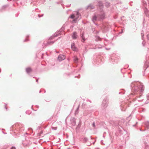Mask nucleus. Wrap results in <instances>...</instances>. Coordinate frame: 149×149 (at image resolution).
I'll list each match as a JSON object with an SVG mask.
<instances>
[{
	"label": "nucleus",
	"instance_id": "nucleus-1",
	"mask_svg": "<svg viewBox=\"0 0 149 149\" xmlns=\"http://www.w3.org/2000/svg\"><path fill=\"white\" fill-rule=\"evenodd\" d=\"M131 91L133 92L130 94L129 97H140L144 91V86L143 84L138 81L132 82L130 84Z\"/></svg>",
	"mask_w": 149,
	"mask_h": 149
},
{
	"label": "nucleus",
	"instance_id": "nucleus-2",
	"mask_svg": "<svg viewBox=\"0 0 149 149\" xmlns=\"http://www.w3.org/2000/svg\"><path fill=\"white\" fill-rule=\"evenodd\" d=\"M125 122L124 120H121L118 122V125H114L116 127V129L120 134H123V129L122 126L124 124Z\"/></svg>",
	"mask_w": 149,
	"mask_h": 149
},
{
	"label": "nucleus",
	"instance_id": "nucleus-3",
	"mask_svg": "<svg viewBox=\"0 0 149 149\" xmlns=\"http://www.w3.org/2000/svg\"><path fill=\"white\" fill-rule=\"evenodd\" d=\"M15 127H16L17 129L19 130V133L21 134H23V131H24V125L22 123H17L15 125L12 126L10 128V131H13V128Z\"/></svg>",
	"mask_w": 149,
	"mask_h": 149
},
{
	"label": "nucleus",
	"instance_id": "nucleus-4",
	"mask_svg": "<svg viewBox=\"0 0 149 149\" xmlns=\"http://www.w3.org/2000/svg\"><path fill=\"white\" fill-rule=\"evenodd\" d=\"M144 64L143 67V69L145 73L147 72V75L149 74V72L146 71L147 69L149 67V55L147 54L146 57V59L144 61Z\"/></svg>",
	"mask_w": 149,
	"mask_h": 149
},
{
	"label": "nucleus",
	"instance_id": "nucleus-5",
	"mask_svg": "<svg viewBox=\"0 0 149 149\" xmlns=\"http://www.w3.org/2000/svg\"><path fill=\"white\" fill-rule=\"evenodd\" d=\"M120 109L122 111H125L127 107H129L130 104L127 101H123L120 103Z\"/></svg>",
	"mask_w": 149,
	"mask_h": 149
},
{
	"label": "nucleus",
	"instance_id": "nucleus-6",
	"mask_svg": "<svg viewBox=\"0 0 149 149\" xmlns=\"http://www.w3.org/2000/svg\"><path fill=\"white\" fill-rule=\"evenodd\" d=\"M65 29V27L63 26H62L61 28L55 33L53 34L52 36H51L49 38V39L50 40L52 39L54 37H57L59 35L61 34L62 33H61Z\"/></svg>",
	"mask_w": 149,
	"mask_h": 149
},
{
	"label": "nucleus",
	"instance_id": "nucleus-7",
	"mask_svg": "<svg viewBox=\"0 0 149 149\" xmlns=\"http://www.w3.org/2000/svg\"><path fill=\"white\" fill-rule=\"evenodd\" d=\"M109 99L107 97H106L103 99L101 105L102 108L104 109L107 108L108 104Z\"/></svg>",
	"mask_w": 149,
	"mask_h": 149
},
{
	"label": "nucleus",
	"instance_id": "nucleus-8",
	"mask_svg": "<svg viewBox=\"0 0 149 149\" xmlns=\"http://www.w3.org/2000/svg\"><path fill=\"white\" fill-rule=\"evenodd\" d=\"M100 13L97 15L98 21L103 20L105 18V14L104 11L103 10L102 11H100Z\"/></svg>",
	"mask_w": 149,
	"mask_h": 149
},
{
	"label": "nucleus",
	"instance_id": "nucleus-9",
	"mask_svg": "<svg viewBox=\"0 0 149 149\" xmlns=\"http://www.w3.org/2000/svg\"><path fill=\"white\" fill-rule=\"evenodd\" d=\"M97 6V9L99 10L100 11H102L103 10L104 6L102 1H98Z\"/></svg>",
	"mask_w": 149,
	"mask_h": 149
},
{
	"label": "nucleus",
	"instance_id": "nucleus-10",
	"mask_svg": "<svg viewBox=\"0 0 149 149\" xmlns=\"http://www.w3.org/2000/svg\"><path fill=\"white\" fill-rule=\"evenodd\" d=\"M30 143V141L27 139L26 138L24 140H22V144L24 147H28L29 146Z\"/></svg>",
	"mask_w": 149,
	"mask_h": 149
},
{
	"label": "nucleus",
	"instance_id": "nucleus-11",
	"mask_svg": "<svg viewBox=\"0 0 149 149\" xmlns=\"http://www.w3.org/2000/svg\"><path fill=\"white\" fill-rule=\"evenodd\" d=\"M102 61L100 59L98 58H97L94 59L92 63L95 65H98L102 63Z\"/></svg>",
	"mask_w": 149,
	"mask_h": 149
},
{
	"label": "nucleus",
	"instance_id": "nucleus-12",
	"mask_svg": "<svg viewBox=\"0 0 149 149\" xmlns=\"http://www.w3.org/2000/svg\"><path fill=\"white\" fill-rule=\"evenodd\" d=\"M117 58L113 56L111 57L110 60V62L111 63L113 64L117 63L118 62Z\"/></svg>",
	"mask_w": 149,
	"mask_h": 149
},
{
	"label": "nucleus",
	"instance_id": "nucleus-13",
	"mask_svg": "<svg viewBox=\"0 0 149 149\" xmlns=\"http://www.w3.org/2000/svg\"><path fill=\"white\" fill-rule=\"evenodd\" d=\"M54 42V41H48L46 43H45V42H44L42 45V48H43L45 46L49 45H51Z\"/></svg>",
	"mask_w": 149,
	"mask_h": 149
},
{
	"label": "nucleus",
	"instance_id": "nucleus-14",
	"mask_svg": "<svg viewBox=\"0 0 149 149\" xmlns=\"http://www.w3.org/2000/svg\"><path fill=\"white\" fill-rule=\"evenodd\" d=\"M65 58V55L63 54H60L58 57V60L60 62L64 60Z\"/></svg>",
	"mask_w": 149,
	"mask_h": 149
},
{
	"label": "nucleus",
	"instance_id": "nucleus-15",
	"mask_svg": "<svg viewBox=\"0 0 149 149\" xmlns=\"http://www.w3.org/2000/svg\"><path fill=\"white\" fill-rule=\"evenodd\" d=\"M70 124L73 126H74L76 125V119L74 118H71L70 120Z\"/></svg>",
	"mask_w": 149,
	"mask_h": 149
},
{
	"label": "nucleus",
	"instance_id": "nucleus-16",
	"mask_svg": "<svg viewBox=\"0 0 149 149\" xmlns=\"http://www.w3.org/2000/svg\"><path fill=\"white\" fill-rule=\"evenodd\" d=\"M71 48L73 51L77 52L78 51V49L77 47L75 46V43L74 42H72L71 45Z\"/></svg>",
	"mask_w": 149,
	"mask_h": 149
},
{
	"label": "nucleus",
	"instance_id": "nucleus-17",
	"mask_svg": "<svg viewBox=\"0 0 149 149\" xmlns=\"http://www.w3.org/2000/svg\"><path fill=\"white\" fill-rule=\"evenodd\" d=\"M76 15L77 16V17H76L74 19L73 21L75 23L76 22L78 19H79V20L80 19V17L79 18V17H80V14L78 12H77L76 13Z\"/></svg>",
	"mask_w": 149,
	"mask_h": 149
},
{
	"label": "nucleus",
	"instance_id": "nucleus-18",
	"mask_svg": "<svg viewBox=\"0 0 149 149\" xmlns=\"http://www.w3.org/2000/svg\"><path fill=\"white\" fill-rule=\"evenodd\" d=\"M80 36L81 39V41L83 42H84L86 39L85 38L84 31H83L81 34Z\"/></svg>",
	"mask_w": 149,
	"mask_h": 149
},
{
	"label": "nucleus",
	"instance_id": "nucleus-19",
	"mask_svg": "<svg viewBox=\"0 0 149 149\" xmlns=\"http://www.w3.org/2000/svg\"><path fill=\"white\" fill-rule=\"evenodd\" d=\"M94 8V6L91 4H89L87 6L85 7V9L86 10H87L88 9H92Z\"/></svg>",
	"mask_w": 149,
	"mask_h": 149
},
{
	"label": "nucleus",
	"instance_id": "nucleus-20",
	"mask_svg": "<svg viewBox=\"0 0 149 149\" xmlns=\"http://www.w3.org/2000/svg\"><path fill=\"white\" fill-rule=\"evenodd\" d=\"M25 70L26 73L28 74L30 73L32 71V68L30 67H28L26 68L25 69Z\"/></svg>",
	"mask_w": 149,
	"mask_h": 149
},
{
	"label": "nucleus",
	"instance_id": "nucleus-21",
	"mask_svg": "<svg viewBox=\"0 0 149 149\" xmlns=\"http://www.w3.org/2000/svg\"><path fill=\"white\" fill-rule=\"evenodd\" d=\"M144 11L146 16L147 17H149V11L146 7H145L144 9Z\"/></svg>",
	"mask_w": 149,
	"mask_h": 149
},
{
	"label": "nucleus",
	"instance_id": "nucleus-22",
	"mask_svg": "<svg viewBox=\"0 0 149 149\" xmlns=\"http://www.w3.org/2000/svg\"><path fill=\"white\" fill-rule=\"evenodd\" d=\"M77 37V33L76 32H74L72 35V38L74 39H76Z\"/></svg>",
	"mask_w": 149,
	"mask_h": 149
},
{
	"label": "nucleus",
	"instance_id": "nucleus-23",
	"mask_svg": "<svg viewBox=\"0 0 149 149\" xmlns=\"http://www.w3.org/2000/svg\"><path fill=\"white\" fill-rule=\"evenodd\" d=\"M141 39L143 40V41L142 42V45L143 46H144L145 45V44L146 43L145 42V40L144 39V34L143 33H141Z\"/></svg>",
	"mask_w": 149,
	"mask_h": 149
},
{
	"label": "nucleus",
	"instance_id": "nucleus-24",
	"mask_svg": "<svg viewBox=\"0 0 149 149\" xmlns=\"http://www.w3.org/2000/svg\"><path fill=\"white\" fill-rule=\"evenodd\" d=\"M144 124L145 125L144 126L147 129H149V122L148 121H147L145 122L144 123Z\"/></svg>",
	"mask_w": 149,
	"mask_h": 149
},
{
	"label": "nucleus",
	"instance_id": "nucleus-25",
	"mask_svg": "<svg viewBox=\"0 0 149 149\" xmlns=\"http://www.w3.org/2000/svg\"><path fill=\"white\" fill-rule=\"evenodd\" d=\"M92 21H96L98 20V16L97 15H94L92 17Z\"/></svg>",
	"mask_w": 149,
	"mask_h": 149
},
{
	"label": "nucleus",
	"instance_id": "nucleus-26",
	"mask_svg": "<svg viewBox=\"0 0 149 149\" xmlns=\"http://www.w3.org/2000/svg\"><path fill=\"white\" fill-rule=\"evenodd\" d=\"M78 60H79L77 56H74L73 57V61L75 63H78Z\"/></svg>",
	"mask_w": 149,
	"mask_h": 149
},
{
	"label": "nucleus",
	"instance_id": "nucleus-27",
	"mask_svg": "<svg viewBox=\"0 0 149 149\" xmlns=\"http://www.w3.org/2000/svg\"><path fill=\"white\" fill-rule=\"evenodd\" d=\"M136 109H134L132 111V112L131 114L129 116V117L127 118H131V117L132 116V115L134 113V112L135 111H136Z\"/></svg>",
	"mask_w": 149,
	"mask_h": 149
},
{
	"label": "nucleus",
	"instance_id": "nucleus-28",
	"mask_svg": "<svg viewBox=\"0 0 149 149\" xmlns=\"http://www.w3.org/2000/svg\"><path fill=\"white\" fill-rule=\"evenodd\" d=\"M95 40L96 41H98L100 39V38L99 36L97 35H96L95 36Z\"/></svg>",
	"mask_w": 149,
	"mask_h": 149
},
{
	"label": "nucleus",
	"instance_id": "nucleus-29",
	"mask_svg": "<svg viewBox=\"0 0 149 149\" xmlns=\"http://www.w3.org/2000/svg\"><path fill=\"white\" fill-rule=\"evenodd\" d=\"M88 139L86 137H84L83 139V142L84 143H86L88 141Z\"/></svg>",
	"mask_w": 149,
	"mask_h": 149
},
{
	"label": "nucleus",
	"instance_id": "nucleus-30",
	"mask_svg": "<svg viewBox=\"0 0 149 149\" xmlns=\"http://www.w3.org/2000/svg\"><path fill=\"white\" fill-rule=\"evenodd\" d=\"M110 3L109 2H106L105 3V6L107 8L109 7L110 6Z\"/></svg>",
	"mask_w": 149,
	"mask_h": 149
},
{
	"label": "nucleus",
	"instance_id": "nucleus-31",
	"mask_svg": "<svg viewBox=\"0 0 149 149\" xmlns=\"http://www.w3.org/2000/svg\"><path fill=\"white\" fill-rule=\"evenodd\" d=\"M28 134V133L26 132H25L22 135L24 137H26Z\"/></svg>",
	"mask_w": 149,
	"mask_h": 149
},
{
	"label": "nucleus",
	"instance_id": "nucleus-32",
	"mask_svg": "<svg viewBox=\"0 0 149 149\" xmlns=\"http://www.w3.org/2000/svg\"><path fill=\"white\" fill-rule=\"evenodd\" d=\"M29 37V36L28 35L26 36V38L25 39V40H24V42H25L29 40V39H28V38Z\"/></svg>",
	"mask_w": 149,
	"mask_h": 149
},
{
	"label": "nucleus",
	"instance_id": "nucleus-33",
	"mask_svg": "<svg viewBox=\"0 0 149 149\" xmlns=\"http://www.w3.org/2000/svg\"><path fill=\"white\" fill-rule=\"evenodd\" d=\"M70 17L72 19L74 18L75 17V16L74 15V14H72L70 16Z\"/></svg>",
	"mask_w": 149,
	"mask_h": 149
},
{
	"label": "nucleus",
	"instance_id": "nucleus-34",
	"mask_svg": "<svg viewBox=\"0 0 149 149\" xmlns=\"http://www.w3.org/2000/svg\"><path fill=\"white\" fill-rule=\"evenodd\" d=\"M125 93V91L124 90H123L121 92H120L119 93V94L123 95Z\"/></svg>",
	"mask_w": 149,
	"mask_h": 149
},
{
	"label": "nucleus",
	"instance_id": "nucleus-35",
	"mask_svg": "<svg viewBox=\"0 0 149 149\" xmlns=\"http://www.w3.org/2000/svg\"><path fill=\"white\" fill-rule=\"evenodd\" d=\"M86 104L85 103H83L82 105V107L83 108H85L86 107Z\"/></svg>",
	"mask_w": 149,
	"mask_h": 149
},
{
	"label": "nucleus",
	"instance_id": "nucleus-36",
	"mask_svg": "<svg viewBox=\"0 0 149 149\" xmlns=\"http://www.w3.org/2000/svg\"><path fill=\"white\" fill-rule=\"evenodd\" d=\"M125 68H122L121 69V72L122 73H124L125 72Z\"/></svg>",
	"mask_w": 149,
	"mask_h": 149
},
{
	"label": "nucleus",
	"instance_id": "nucleus-37",
	"mask_svg": "<svg viewBox=\"0 0 149 149\" xmlns=\"http://www.w3.org/2000/svg\"><path fill=\"white\" fill-rule=\"evenodd\" d=\"M31 111L29 110H28L26 112V113L27 114H30L31 113Z\"/></svg>",
	"mask_w": 149,
	"mask_h": 149
},
{
	"label": "nucleus",
	"instance_id": "nucleus-38",
	"mask_svg": "<svg viewBox=\"0 0 149 149\" xmlns=\"http://www.w3.org/2000/svg\"><path fill=\"white\" fill-rule=\"evenodd\" d=\"M92 112V110H88V113H86L87 112H86V111H85V113H86V115H87L88 114V113H91V112Z\"/></svg>",
	"mask_w": 149,
	"mask_h": 149
},
{
	"label": "nucleus",
	"instance_id": "nucleus-39",
	"mask_svg": "<svg viewBox=\"0 0 149 149\" xmlns=\"http://www.w3.org/2000/svg\"><path fill=\"white\" fill-rule=\"evenodd\" d=\"M143 6L145 8L146 7H145V6H146V4H147L146 2L144 1H143Z\"/></svg>",
	"mask_w": 149,
	"mask_h": 149
},
{
	"label": "nucleus",
	"instance_id": "nucleus-40",
	"mask_svg": "<svg viewBox=\"0 0 149 149\" xmlns=\"http://www.w3.org/2000/svg\"><path fill=\"white\" fill-rule=\"evenodd\" d=\"M28 130L29 131H30V132L31 133H33V130L32 128H29Z\"/></svg>",
	"mask_w": 149,
	"mask_h": 149
},
{
	"label": "nucleus",
	"instance_id": "nucleus-41",
	"mask_svg": "<svg viewBox=\"0 0 149 149\" xmlns=\"http://www.w3.org/2000/svg\"><path fill=\"white\" fill-rule=\"evenodd\" d=\"M116 2L117 3H121V1L119 0H116Z\"/></svg>",
	"mask_w": 149,
	"mask_h": 149
},
{
	"label": "nucleus",
	"instance_id": "nucleus-42",
	"mask_svg": "<svg viewBox=\"0 0 149 149\" xmlns=\"http://www.w3.org/2000/svg\"><path fill=\"white\" fill-rule=\"evenodd\" d=\"M7 6V5H4V6H3L2 8V9H5L6 8Z\"/></svg>",
	"mask_w": 149,
	"mask_h": 149
},
{
	"label": "nucleus",
	"instance_id": "nucleus-43",
	"mask_svg": "<svg viewBox=\"0 0 149 149\" xmlns=\"http://www.w3.org/2000/svg\"><path fill=\"white\" fill-rule=\"evenodd\" d=\"M38 17H42L44 15V14H41V15H40L39 14H38Z\"/></svg>",
	"mask_w": 149,
	"mask_h": 149
},
{
	"label": "nucleus",
	"instance_id": "nucleus-44",
	"mask_svg": "<svg viewBox=\"0 0 149 149\" xmlns=\"http://www.w3.org/2000/svg\"><path fill=\"white\" fill-rule=\"evenodd\" d=\"M79 106L77 108L76 110L75 111V113H76L77 112V111H78V110H79Z\"/></svg>",
	"mask_w": 149,
	"mask_h": 149
},
{
	"label": "nucleus",
	"instance_id": "nucleus-45",
	"mask_svg": "<svg viewBox=\"0 0 149 149\" xmlns=\"http://www.w3.org/2000/svg\"><path fill=\"white\" fill-rule=\"evenodd\" d=\"M95 30H96L95 29V28H92V31L93 33L94 32H95Z\"/></svg>",
	"mask_w": 149,
	"mask_h": 149
},
{
	"label": "nucleus",
	"instance_id": "nucleus-46",
	"mask_svg": "<svg viewBox=\"0 0 149 149\" xmlns=\"http://www.w3.org/2000/svg\"><path fill=\"white\" fill-rule=\"evenodd\" d=\"M92 126L93 127H95V123L94 122H93L92 124Z\"/></svg>",
	"mask_w": 149,
	"mask_h": 149
},
{
	"label": "nucleus",
	"instance_id": "nucleus-47",
	"mask_svg": "<svg viewBox=\"0 0 149 149\" xmlns=\"http://www.w3.org/2000/svg\"><path fill=\"white\" fill-rule=\"evenodd\" d=\"M99 33V31H97L96 30L95 31V32H93L94 33H96V34H98Z\"/></svg>",
	"mask_w": 149,
	"mask_h": 149
},
{
	"label": "nucleus",
	"instance_id": "nucleus-48",
	"mask_svg": "<svg viewBox=\"0 0 149 149\" xmlns=\"http://www.w3.org/2000/svg\"><path fill=\"white\" fill-rule=\"evenodd\" d=\"M110 139L111 140V142L113 143L114 141L113 139H112V137L110 138Z\"/></svg>",
	"mask_w": 149,
	"mask_h": 149
},
{
	"label": "nucleus",
	"instance_id": "nucleus-49",
	"mask_svg": "<svg viewBox=\"0 0 149 149\" xmlns=\"http://www.w3.org/2000/svg\"><path fill=\"white\" fill-rule=\"evenodd\" d=\"M147 98L148 100H149V94L147 95Z\"/></svg>",
	"mask_w": 149,
	"mask_h": 149
},
{
	"label": "nucleus",
	"instance_id": "nucleus-50",
	"mask_svg": "<svg viewBox=\"0 0 149 149\" xmlns=\"http://www.w3.org/2000/svg\"><path fill=\"white\" fill-rule=\"evenodd\" d=\"M80 126H81V124H80L79 123L77 127V128H80Z\"/></svg>",
	"mask_w": 149,
	"mask_h": 149
},
{
	"label": "nucleus",
	"instance_id": "nucleus-51",
	"mask_svg": "<svg viewBox=\"0 0 149 149\" xmlns=\"http://www.w3.org/2000/svg\"><path fill=\"white\" fill-rule=\"evenodd\" d=\"M16 149V148L15 146H12L10 148V149Z\"/></svg>",
	"mask_w": 149,
	"mask_h": 149
},
{
	"label": "nucleus",
	"instance_id": "nucleus-52",
	"mask_svg": "<svg viewBox=\"0 0 149 149\" xmlns=\"http://www.w3.org/2000/svg\"><path fill=\"white\" fill-rule=\"evenodd\" d=\"M4 104H5V109H6V110H7L8 109H7V107H6L7 105V104H6V103H4Z\"/></svg>",
	"mask_w": 149,
	"mask_h": 149
},
{
	"label": "nucleus",
	"instance_id": "nucleus-53",
	"mask_svg": "<svg viewBox=\"0 0 149 149\" xmlns=\"http://www.w3.org/2000/svg\"><path fill=\"white\" fill-rule=\"evenodd\" d=\"M39 78H36V81L38 83V81Z\"/></svg>",
	"mask_w": 149,
	"mask_h": 149
},
{
	"label": "nucleus",
	"instance_id": "nucleus-54",
	"mask_svg": "<svg viewBox=\"0 0 149 149\" xmlns=\"http://www.w3.org/2000/svg\"><path fill=\"white\" fill-rule=\"evenodd\" d=\"M140 130L141 131H142V132H143V131H144L145 130H142L141 129H140Z\"/></svg>",
	"mask_w": 149,
	"mask_h": 149
},
{
	"label": "nucleus",
	"instance_id": "nucleus-55",
	"mask_svg": "<svg viewBox=\"0 0 149 149\" xmlns=\"http://www.w3.org/2000/svg\"><path fill=\"white\" fill-rule=\"evenodd\" d=\"M105 49L107 50H109L110 49V48H107L106 47Z\"/></svg>",
	"mask_w": 149,
	"mask_h": 149
},
{
	"label": "nucleus",
	"instance_id": "nucleus-56",
	"mask_svg": "<svg viewBox=\"0 0 149 149\" xmlns=\"http://www.w3.org/2000/svg\"><path fill=\"white\" fill-rule=\"evenodd\" d=\"M45 70H44L45 71H47L49 70V68H45Z\"/></svg>",
	"mask_w": 149,
	"mask_h": 149
},
{
	"label": "nucleus",
	"instance_id": "nucleus-57",
	"mask_svg": "<svg viewBox=\"0 0 149 149\" xmlns=\"http://www.w3.org/2000/svg\"><path fill=\"white\" fill-rule=\"evenodd\" d=\"M78 77V78H79L80 77V75H79L78 76H75V77Z\"/></svg>",
	"mask_w": 149,
	"mask_h": 149
},
{
	"label": "nucleus",
	"instance_id": "nucleus-58",
	"mask_svg": "<svg viewBox=\"0 0 149 149\" xmlns=\"http://www.w3.org/2000/svg\"><path fill=\"white\" fill-rule=\"evenodd\" d=\"M4 134H7V133L6 132H4L3 131H2V132Z\"/></svg>",
	"mask_w": 149,
	"mask_h": 149
},
{
	"label": "nucleus",
	"instance_id": "nucleus-59",
	"mask_svg": "<svg viewBox=\"0 0 149 149\" xmlns=\"http://www.w3.org/2000/svg\"><path fill=\"white\" fill-rule=\"evenodd\" d=\"M33 105H32V106L31 107V109H32L33 110H34V111H36V110H34V109H33V108H32V107H33Z\"/></svg>",
	"mask_w": 149,
	"mask_h": 149
},
{
	"label": "nucleus",
	"instance_id": "nucleus-60",
	"mask_svg": "<svg viewBox=\"0 0 149 149\" xmlns=\"http://www.w3.org/2000/svg\"><path fill=\"white\" fill-rule=\"evenodd\" d=\"M116 136H118V134H117V133H116Z\"/></svg>",
	"mask_w": 149,
	"mask_h": 149
},
{
	"label": "nucleus",
	"instance_id": "nucleus-61",
	"mask_svg": "<svg viewBox=\"0 0 149 149\" xmlns=\"http://www.w3.org/2000/svg\"><path fill=\"white\" fill-rule=\"evenodd\" d=\"M95 24L96 25H97V26H99V25H98V24H97V23H96V24Z\"/></svg>",
	"mask_w": 149,
	"mask_h": 149
},
{
	"label": "nucleus",
	"instance_id": "nucleus-62",
	"mask_svg": "<svg viewBox=\"0 0 149 149\" xmlns=\"http://www.w3.org/2000/svg\"><path fill=\"white\" fill-rule=\"evenodd\" d=\"M95 21H92L93 22V23L95 24H96V23L95 22Z\"/></svg>",
	"mask_w": 149,
	"mask_h": 149
},
{
	"label": "nucleus",
	"instance_id": "nucleus-63",
	"mask_svg": "<svg viewBox=\"0 0 149 149\" xmlns=\"http://www.w3.org/2000/svg\"><path fill=\"white\" fill-rule=\"evenodd\" d=\"M41 92H42V91L41 90H40L39 91V93H40Z\"/></svg>",
	"mask_w": 149,
	"mask_h": 149
},
{
	"label": "nucleus",
	"instance_id": "nucleus-64",
	"mask_svg": "<svg viewBox=\"0 0 149 149\" xmlns=\"http://www.w3.org/2000/svg\"><path fill=\"white\" fill-rule=\"evenodd\" d=\"M33 149H38V148H33Z\"/></svg>",
	"mask_w": 149,
	"mask_h": 149
}]
</instances>
